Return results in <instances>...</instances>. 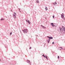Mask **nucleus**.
I'll return each mask as SVG.
<instances>
[{"instance_id":"f257e3e1","label":"nucleus","mask_w":65,"mask_h":65,"mask_svg":"<svg viewBox=\"0 0 65 65\" xmlns=\"http://www.w3.org/2000/svg\"><path fill=\"white\" fill-rule=\"evenodd\" d=\"M27 29H24L23 30H22V31H23L24 33H27Z\"/></svg>"},{"instance_id":"f03ea898","label":"nucleus","mask_w":65,"mask_h":65,"mask_svg":"<svg viewBox=\"0 0 65 65\" xmlns=\"http://www.w3.org/2000/svg\"><path fill=\"white\" fill-rule=\"evenodd\" d=\"M61 17L64 20H65V18H64V14H63L62 13V14H61Z\"/></svg>"},{"instance_id":"7ed1b4c3","label":"nucleus","mask_w":65,"mask_h":65,"mask_svg":"<svg viewBox=\"0 0 65 65\" xmlns=\"http://www.w3.org/2000/svg\"><path fill=\"white\" fill-rule=\"evenodd\" d=\"M14 14H13V16L14 17V18L15 19V18H16V13H15V12H14Z\"/></svg>"},{"instance_id":"20e7f679","label":"nucleus","mask_w":65,"mask_h":65,"mask_svg":"<svg viewBox=\"0 0 65 65\" xmlns=\"http://www.w3.org/2000/svg\"><path fill=\"white\" fill-rule=\"evenodd\" d=\"M51 25H52V26L53 27L54 26H55V27H56V26H56V25H54V23H51Z\"/></svg>"},{"instance_id":"39448f33","label":"nucleus","mask_w":65,"mask_h":65,"mask_svg":"<svg viewBox=\"0 0 65 65\" xmlns=\"http://www.w3.org/2000/svg\"><path fill=\"white\" fill-rule=\"evenodd\" d=\"M47 37H48V38L50 40V39H53V38L52 37H48V36H47Z\"/></svg>"},{"instance_id":"423d86ee","label":"nucleus","mask_w":65,"mask_h":65,"mask_svg":"<svg viewBox=\"0 0 65 65\" xmlns=\"http://www.w3.org/2000/svg\"><path fill=\"white\" fill-rule=\"evenodd\" d=\"M62 27L63 28V29L62 31H63V32L64 31V32H65V28L64 27H63V26H62Z\"/></svg>"},{"instance_id":"0eeeda50","label":"nucleus","mask_w":65,"mask_h":65,"mask_svg":"<svg viewBox=\"0 0 65 65\" xmlns=\"http://www.w3.org/2000/svg\"><path fill=\"white\" fill-rule=\"evenodd\" d=\"M26 21L27 22H28V24H30V21H29V20H26Z\"/></svg>"},{"instance_id":"6e6552de","label":"nucleus","mask_w":65,"mask_h":65,"mask_svg":"<svg viewBox=\"0 0 65 65\" xmlns=\"http://www.w3.org/2000/svg\"><path fill=\"white\" fill-rule=\"evenodd\" d=\"M41 27H42L43 28H44V29H45L46 28V27L43 26L42 25H41Z\"/></svg>"},{"instance_id":"1a4fd4ad","label":"nucleus","mask_w":65,"mask_h":65,"mask_svg":"<svg viewBox=\"0 0 65 65\" xmlns=\"http://www.w3.org/2000/svg\"><path fill=\"white\" fill-rule=\"evenodd\" d=\"M53 5H55L56 4H57V3H56V2H55L53 4Z\"/></svg>"},{"instance_id":"9d476101","label":"nucleus","mask_w":65,"mask_h":65,"mask_svg":"<svg viewBox=\"0 0 65 65\" xmlns=\"http://www.w3.org/2000/svg\"><path fill=\"white\" fill-rule=\"evenodd\" d=\"M50 40H47V42H48V43H49V42H50Z\"/></svg>"},{"instance_id":"9b49d317","label":"nucleus","mask_w":65,"mask_h":65,"mask_svg":"<svg viewBox=\"0 0 65 65\" xmlns=\"http://www.w3.org/2000/svg\"><path fill=\"white\" fill-rule=\"evenodd\" d=\"M46 7L45 9L46 10H47V8L46 7V6H45Z\"/></svg>"},{"instance_id":"f8f14e48","label":"nucleus","mask_w":65,"mask_h":65,"mask_svg":"<svg viewBox=\"0 0 65 65\" xmlns=\"http://www.w3.org/2000/svg\"><path fill=\"white\" fill-rule=\"evenodd\" d=\"M27 63H30V61L28 60H27Z\"/></svg>"},{"instance_id":"ddd939ff","label":"nucleus","mask_w":65,"mask_h":65,"mask_svg":"<svg viewBox=\"0 0 65 65\" xmlns=\"http://www.w3.org/2000/svg\"><path fill=\"white\" fill-rule=\"evenodd\" d=\"M37 3H38L39 2V1L37 0L36 1Z\"/></svg>"},{"instance_id":"4468645a","label":"nucleus","mask_w":65,"mask_h":65,"mask_svg":"<svg viewBox=\"0 0 65 65\" xmlns=\"http://www.w3.org/2000/svg\"><path fill=\"white\" fill-rule=\"evenodd\" d=\"M45 58H46L47 59V60H48V59L47 58V56H46L45 57Z\"/></svg>"},{"instance_id":"2eb2a0df","label":"nucleus","mask_w":65,"mask_h":65,"mask_svg":"<svg viewBox=\"0 0 65 65\" xmlns=\"http://www.w3.org/2000/svg\"><path fill=\"white\" fill-rule=\"evenodd\" d=\"M4 19L3 18H2L1 19V20H4Z\"/></svg>"},{"instance_id":"dca6fc26","label":"nucleus","mask_w":65,"mask_h":65,"mask_svg":"<svg viewBox=\"0 0 65 65\" xmlns=\"http://www.w3.org/2000/svg\"><path fill=\"white\" fill-rule=\"evenodd\" d=\"M42 56H43V57H45V56H44V55L43 54V55H42Z\"/></svg>"},{"instance_id":"f3484780","label":"nucleus","mask_w":65,"mask_h":65,"mask_svg":"<svg viewBox=\"0 0 65 65\" xmlns=\"http://www.w3.org/2000/svg\"><path fill=\"white\" fill-rule=\"evenodd\" d=\"M60 31H61V30H62V28H60Z\"/></svg>"},{"instance_id":"a211bd4d","label":"nucleus","mask_w":65,"mask_h":65,"mask_svg":"<svg viewBox=\"0 0 65 65\" xmlns=\"http://www.w3.org/2000/svg\"><path fill=\"white\" fill-rule=\"evenodd\" d=\"M12 34V32H11L10 33V35H11V34Z\"/></svg>"},{"instance_id":"6ab92c4d","label":"nucleus","mask_w":65,"mask_h":65,"mask_svg":"<svg viewBox=\"0 0 65 65\" xmlns=\"http://www.w3.org/2000/svg\"><path fill=\"white\" fill-rule=\"evenodd\" d=\"M53 18H54V17H55V16H53Z\"/></svg>"},{"instance_id":"aec40b11","label":"nucleus","mask_w":65,"mask_h":65,"mask_svg":"<svg viewBox=\"0 0 65 65\" xmlns=\"http://www.w3.org/2000/svg\"><path fill=\"white\" fill-rule=\"evenodd\" d=\"M52 44H54V42H53L52 43Z\"/></svg>"},{"instance_id":"412c9836","label":"nucleus","mask_w":65,"mask_h":65,"mask_svg":"<svg viewBox=\"0 0 65 65\" xmlns=\"http://www.w3.org/2000/svg\"><path fill=\"white\" fill-rule=\"evenodd\" d=\"M58 59H59V56H58Z\"/></svg>"},{"instance_id":"4be33fe9","label":"nucleus","mask_w":65,"mask_h":65,"mask_svg":"<svg viewBox=\"0 0 65 65\" xmlns=\"http://www.w3.org/2000/svg\"><path fill=\"white\" fill-rule=\"evenodd\" d=\"M31 47H30L29 48V49H31Z\"/></svg>"},{"instance_id":"5701e85b","label":"nucleus","mask_w":65,"mask_h":65,"mask_svg":"<svg viewBox=\"0 0 65 65\" xmlns=\"http://www.w3.org/2000/svg\"><path fill=\"white\" fill-rule=\"evenodd\" d=\"M19 9L20 11V8H19Z\"/></svg>"},{"instance_id":"b1692460","label":"nucleus","mask_w":65,"mask_h":65,"mask_svg":"<svg viewBox=\"0 0 65 65\" xmlns=\"http://www.w3.org/2000/svg\"><path fill=\"white\" fill-rule=\"evenodd\" d=\"M59 48H61L62 49V48L61 47H60Z\"/></svg>"},{"instance_id":"393cba45","label":"nucleus","mask_w":65,"mask_h":65,"mask_svg":"<svg viewBox=\"0 0 65 65\" xmlns=\"http://www.w3.org/2000/svg\"><path fill=\"white\" fill-rule=\"evenodd\" d=\"M11 11H12V10H11Z\"/></svg>"},{"instance_id":"a878e982","label":"nucleus","mask_w":65,"mask_h":65,"mask_svg":"<svg viewBox=\"0 0 65 65\" xmlns=\"http://www.w3.org/2000/svg\"><path fill=\"white\" fill-rule=\"evenodd\" d=\"M45 18L46 19V18Z\"/></svg>"},{"instance_id":"bb28decb","label":"nucleus","mask_w":65,"mask_h":65,"mask_svg":"<svg viewBox=\"0 0 65 65\" xmlns=\"http://www.w3.org/2000/svg\"><path fill=\"white\" fill-rule=\"evenodd\" d=\"M1 59H0V61H1Z\"/></svg>"}]
</instances>
